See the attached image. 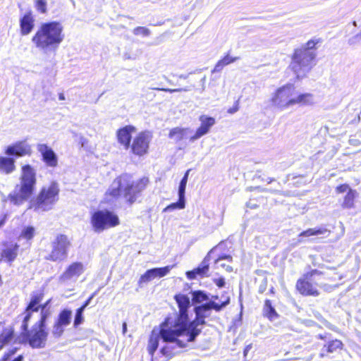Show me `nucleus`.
Instances as JSON below:
<instances>
[{
  "mask_svg": "<svg viewBox=\"0 0 361 361\" xmlns=\"http://www.w3.org/2000/svg\"><path fill=\"white\" fill-rule=\"evenodd\" d=\"M360 121V115L357 116V122L359 123Z\"/></svg>",
  "mask_w": 361,
  "mask_h": 361,
  "instance_id": "nucleus-58",
  "label": "nucleus"
},
{
  "mask_svg": "<svg viewBox=\"0 0 361 361\" xmlns=\"http://www.w3.org/2000/svg\"><path fill=\"white\" fill-rule=\"evenodd\" d=\"M90 224L95 232L100 233L118 226L120 220L118 215L110 210L98 209L92 214Z\"/></svg>",
  "mask_w": 361,
  "mask_h": 361,
  "instance_id": "nucleus-12",
  "label": "nucleus"
},
{
  "mask_svg": "<svg viewBox=\"0 0 361 361\" xmlns=\"http://www.w3.org/2000/svg\"><path fill=\"white\" fill-rule=\"evenodd\" d=\"M173 267V265L172 266H166L164 267H159V268H152V271L154 273V277H159L161 278L167 275L171 269Z\"/></svg>",
  "mask_w": 361,
  "mask_h": 361,
  "instance_id": "nucleus-37",
  "label": "nucleus"
},
{
  "mask_svg": "<svg viewBox=\"0 0 361 361\" xmlns=\"http://www.w3.org/2000/svg\"><path fill=\"white\" fill-rule=\"evenodd\" d=\"M60 188L56 182L42 186L37 195L30 202L28 208L37 212H45L54 208L59 200Z\"/></svg>",
  "mask_w": 361,
  "mask_h": 361,
  "instance_id": "nucleus-9",
  "label": "nucleus"
},
{
  "mask_svg": "<svg viewBox=\"0 0 361 361\" xmlns=\"http://www.w3.org/2000/svg\"><path fill=\"white\" fill-rule=\"evenodd\" d=\"M49 302H50V300H47L46 302H44L42 305L33 304L32 306L30 307L31 302L29 301V302L27 303L25 308H26V310H31V311L35 312L40 310V317L39 318H42V315H43V314H47V319H48L49 317L50 316V312L49 310H46L45 309L47 307V305H49Z\"/></svg>",
  "mask_w": 361,
  "mask_h": 361,
  "instance_id": "nucleus-28",
  "label": "nucleus"
},
{
  "mask_svg": "<svg viewBox=\"0 0 361 361\" xmlns=\"http://www.w3.org/2000/svg\"><path fill=\"white\" fill-rule=\"evenodd\" d=\"M83 312H84V310L79 307L75 310V314L74 321H73V326L75 328H78L83 322V321H84Z\"/></svg>",
  "mask_w": 361,
  "mask_h": 361,
  "instance_id": "nucleus-41",
  "label": "nucleus"
},
{
  "mask_svg": "<svg viewBox=\"0 0 361 361\" xmlns=\"http://www.w3.org/2000/svg\"><path fill=\"white\" fill-rule=\"evenodd\" d=\"M85 271L84 264L81 262H73L68 264L59 276V281L65 283L73 278H78Z\"/></svg>",
  "mask_w": 361,
  "mask_h": 361,
  "instance_id": "nucleus-17",
  "label": "nucleus"
},
{
  "mask_svg": "<svg viewBox=\"0 0 361 361\" xmlns=\"http://www.w3.org/2000/svg\"><path fill=\"white\" fill-rule=\"evenodd\" d=\"M269 292H270L271 293L274 294V288H271L269 290Z\"/></svg>",
  "mask_w": 361,
  "mask_h": 361,
  "instance_id": "nucleus-59",
  "label": "nucleus"
},
{
  "mask_svg": "<svg viewBox=\"0 0 361 361\" xmlns=\"http://www.w3.org/2000/svg\"><path fill=\"white\" fill-rule=\"evenodd\" d=\"M239 110V99L235 101L233 106L230 107L227 110V113L230 114H235Z\"/></svg>",
  "mask_w": 361,
  "mask_h": 361,
  "instance_id": "nucleus-47",
  "label": "nucleus"
},
{
  "mask_svg": "<svg viewBox=\"0 0 361 361\" xmlns=\"http://www.w3.org/2000/svg\"><path fill=\"white\" fill-rule=\"evenodd\" d=\"M66 326L56 322H54L53 325V330H52V334L54 338H60L63 332H64V327Z\"/></svg>",
  "mask_w": 361,
  "mask_h": 361,
  "instance_id": "nucleus-42",
  "label": "nucleus"
},
{
  "mask_svg": "<svg viewBox=\"0 0 361 361\" xmlns=\"http://www.w3.org/2000/svg\"><path fill=\"white\" fill-rule=\"evenodd\" d=\"M185 198L180 196H178V200L176 202L171 203L166 206L163 212H167L169 210H174V209H182L185 208Z\"/></svg>",
  "mask_w": 361,
  "mask_h": 361,
  "instance_id": "nucleus-36",
  "label": "nucleus"
},
{
  "mask_svg": "<svg viewBox=\"0 0 361 361\" xmlns=\"http://www.w3.org/2000/svg\"><path fill=\"white\" fill-rule=\"evenodd\" d=\"M149 183V179L147 176H143L135 182L131 174L121 173L113 180L104 193L102 203L111 204L123 197L127 204L132 205L137 202L142 192L145 190Z\"/></svg>",
  "mask_w": 361,
  "mask_h": 361,
  "instance_id": "nucleus-2",
  "label": "nucleus"
},
{
  "mask_svg": "<svg viewBox=\"0 0 361 361\" xmlns=\"http://www.w3.org/2000/svg\"><path fill=\"white\" fill-rule=\"evenodd\" d=\"M137 128L132 125H126L119 128L116 133L118 142L125 149H130L133 154L142 157L147 154L152 135L147 131L138 133L131 143L133 134Z\"/></svg>",
  "mask_w": 361,
  "mask_h": 361,
  "instance_id": "nucleus-4",
  "label": "nucleus"
},
{
  "mask_svg": "<svg viewBox=\"0 0 361 361\" xmlns=\"http://www.w3.org/2000/svg\"><path fill=\"white\" fill-rule=\"evenodd\" d=\"M250 348H251L250 345L245 346V348H244V350H243V353H244L245 356H246L247 353H248V351L250 350Z\"/></svg>",
  "mask_w": 361,
  "mask_h": 361,
  "instance_id": "nucleus-55",
  "label": "nucleus"
},
{
  "mask_svg": "<svg viewBox=\"0 0 361 361\" xmlns=\"http://www.w3.org/2000/svg\"><path fill=\"white\" fill-rule=\"evenodd\" d=\"M152 361H153V360H152Z\"/></svg>",
  "mask_w": 361,
  "mask_h": 361,
  "instance_id": "nucleus-61",
  "label": "nucleus"
},
{
  "mask_svg": "<svg viewBox=\"0 0 361 361\" xmlns=\"http://www.w3.org/2000/svg\"><path fill=\"white\" fill-rule=\"evenodd\" d=\"M15 159H0V173H10L13 172L15 169Z\"/></svg>",
  "mask_w": 361,
  "mask_h": 361,
  "instance_id": "nucleus-30",
  "label": "nucleus"
},
{
  "mask_svg": "<svg viewBox=\"0 0 361 361\" xmlns=\"http://www.w3.org/2000/svg\"><path fill=\"white\" fill-rule=\"evenodd\" d=\"M177 348H180L176 343H166L161 348L160 353L167 359H171L178 353Z\"/></svg>",
  "mask_w": 361,
  "mask_h": 361,
  "instance_id": "nucleus-27",
  "label": "nucleus"
},
{
  "mask_svg": "<svg viewBox=\"0 0 361 361\" xmlns=\"http://www.w3.org/2000/svg\"><path fill=\"white\" fill-rule=\"evenodd\" d=\"M96 295V292L93 293L83 303L82 305L79 307L83 310L89 305L90 303V301L92 300V298Z\"/></svg>",
  "mask_w": 361,
  "mask_h": 361,
  "instance_id": "nucleus-49",
  "label": "nucleus"
},
{
  "mask_svg": "<svg viewBox=\"0 0 361 361\" xmlns=\"http://www.w3.org/2000/svg\"><path fill=\"white\" fill-rule=\"evenodd\" d=\"M222 259H226L229 262H233V257L231 255L223 254V255H220L217 256V257L214 259V263L216 264H218L219 263V262Z\"/></svg>",
  "mask_w": 361,
  "mask_h": 361,
  "instance_id": "nucleus-46",
  "label": "nucleus"
},
{
  "mask_svg": "<svg viewBox=\"0 0 361 361\" xmlns=\"http://www.w3.org/2000/svg\"><path fill=\"white\" fill-rule=\"evenodd\" d=\"M71 316L72 312L71 310L63 309L59 313L56 322L66 326L71 323Z\"/></svg>",
  "mask_w": 361,
  "mask_h": 361,
  "instance_id": "nucleus-29",
  "label": "nucleus"
},
{
  "mask_svg": "<svg viewBox=\"0 0 361 361\" xmlns=\"http://www.w3.org/2000/svg\"><path fill=\"white\" fill-rule=\"evenodd\" d=\"M19 183L15 190L8 194L7 198L15 205H20L34 194L37 185V175L35 169L29 164L23 165Z\"/></svg>",
  "mask_w": 361,
  "mask_h": 361,
  "instance_id": "nucleus-6",
  "label": "nucleus"
},
{
  "mask_svg": "<svg viewBox=\"0 0 361 361\" xmlns=\"http://www.w3.org/2000/svg\"><path fill=\"white\" fill-rule=\"evenodd\" d=\"M47 314H43L42 318L33 325L30 331H25V341L32 348H42L46 345L48 331L47 328Z\"/></svg>",
  "mask_w": 361,
  "mask_h": 361,
  "instance_id": "nucleus-11",
  "label": "nucleus"
},
{
  "mask_svg": "<svg viewBox=\"0 0 361 361\" xmlns=\"http://www.w3.org/2000/svg\"><path fill=\"white\" fill-rule=\"evenodd\" d=\"M6 219H7V214H4L3 215V216L1 217V219H0V228L5 224Z\"/></svg>",
  "mask_w": 361,
  "mask_h": 361,
  "instance_id": "nucleus-53",
  "label": "nucleus"
},
{
  "mask_svg": "<svg viewBox=\"0 0 361 361\" xmlns=\"http://www.w3.org/2000/svg\"><path fill=\"white\" fill-rule=\"evenodd\" d=\"M44 297V290H39L36 291H33L31 294L30 301L31 302L30 307L32 306L33 304L42 305L41 302L43 300Z\"/></svg>",
  "mask_w": 361,
  "mask_h": 361,
  "instance_id": "nucleus-35",
  "label": "nucleus"
},
{
  "mask_svg": "<svg viewBox=\"0 0 361 361\" xmlns=\"http://www.w3.org/2000/svg\"><path fill=\"white\" fill-rule=\"evenodd\" d=\"M155 279L152 269L147 270L139 279L138 284L141 286L142 283H147Z\"/></svg>",
  "mask_w": 361,
  "mask_h": 361,
  "instance_id": "nucleus-40",
  "label": "nucleus"
},
{
  "mask_svg": "<svg viewBox=\"0 0 361 361\" xmlns=\"http://www.w3.org/2000/svg\"><path fill=\"white\" fill-rule=\"evenodd\" d=\"M71 245V241L67 235L63 233L56 235L51 243V250L45 257V259L52 262L66 260Z\"/></svg>",
  "mask_w": 361,
  "mask_h": 361,
  "instance_id": "nucleus-13",
  "label": "nucleus"
},
{
  "mask_svg": "<svg viewBox=\"0 0 361 361\" xmlns=\"http://www.w3.org/2000/svg\"><path fill=\"white\" fill-rule=\"evenodd\" d=\"M343 348V342L339 339H334L329 341L324 345L322 352L319 354L320 357L326 356L329 353H336L337 350H341Z\"/></svg>",
  "mask_w": 361,
  "mask_h": 361,
  "instance_id": "nucleus-22",
  "label": "nucleus"
},
{
  "mask_svg": "<svg viewBox=\"0 0 361 361\" xmlns=\"http://www.w3.org/2000/svg\"><path fill=\"white\" fill-rule=\"evenodd\" d=\"M262 314L269 321H274L279 317V314L275 310L271 301L269 299L264 300Z\"/></svg>",
  "mask_w": 361,
  "mask_h": 361,
  "instance_id": "nucleus-23",
  "label": "nucleus"
},
{
  "mask_svg": "<svg viewBox=\"0 0 361 361\" xmlns=\"http://www.w3.org/2000/svg\"><path fill=\"white\" fill-rule=\"evenodd\" d=\"M0 251V262L11 265L18 258L20 245L17 243L3 241Z\"/></svg>",
  "mask_w": 361,
  "mask_h": 361,
  "instance_id": "nucleus-16",
  "label": "nucleus"
},
{
  "mask_svg": "<svg viewBox=\"0 0 361 361\" xmlns=\"http://www.w3.org/2000/svg\"><path fill=\"white\" fill-rule=\"evenodd\" d=\"M63 30L59 21L44 23L32 36V42L41 50L56 49L64 39Z\"/></svg>",
  "mask_w": 361,
  "mask_h": 361,
  "instance_id": "nucleus-5",
  "label": "nucleus"
},
{
  "mask_svg": "<svg viewBox=\"0 0 361 361\" xmlns=\"http://www.w3.org/2000/svg\"><path fill=\"white\" fill-rule=\"evenodd\" d=\"M328 230L325 228H310L300 233L298 237L300 238L299 241H304L305 238H307L314 235H322L326 233Z\"/></svg>",
  "mask_w": 361,
  "mask_h": 361,
  "instance_id": "nucleus-26",
  "label": "nucleus"
},
{
  "mask_svg": "<svg viewBox=\"0 0 361 361\" xmlns=\"http://www.w3.org/2000/svg\"><path fill=\"white\" fill-rule=\"evenodd\" d=\"M35 26V19L31 11H27L20 19V34L27 35Z\"/></svg>",
  "mask_w": 361,
  "mask_h": 361,
  "instance_id": "nucleus-20",
  "label": "nucleus"
},
{
  "mask_svg": "<svg viewBox=\"0 0 361 361\" xmlns=\"http://www.w3.org/2000/svg\"><path fill=\"white\" fill-rule=\"evenodd\" d=\"M212 298H213L214 299H218V296H217V295L213 296Z\"/></svg>",
  "mask_w": 361,
  "mask_h": 361,
  "instance_id": "nucleus-60",
  "label": "nucleus"
},
{
  "mask_svg": "<svg viewBox=\"0 0 361 361\" xmlns=\"http://www.w3.org/2000/svg\"><path fill=\"white\" fill-rule=\"evenodd\" d=\"M59 98L60 100H64L65 99V97H64L63 93L59 94Z\"/></svg>",
  "mask_w": 361,
  "mask_h": 361,
  "instance_id": "nucleus-57",
  "label": "nucleus"
},
{
  "mask_svg": "<svg viewBox=\"0 0 361 361\" xmlns=\"http://www.w3.org/2000/svg\"><path fill=\"white\" fill-rule=\"evenodd\" d=\"M122 332L123 335H125L127 332V324L125 322L122 324Z\"/></svg>",
  "mask_w": 361,
  "mask_h": 361,
  "instance_id": "nucleus-54",
  "label": "nucleus"
},
{
  "mask_svg": "<svg viewBox=\"0 0 361 361\" xmlns=\"http://www.w3.org/2000/svg\"><path fill=\"white\" fill-rule=\"evenodd\" d=\"M176 319L172 320L171 317H166L164 320L159 324V330L154 329L151 331L147 345V351L151 356H154L156 350L159 347L160 338L165 343H176L179 348H185L189 342H187L185 336H177L173 341H170L165 338L164 335V331H173L176 329L175 326Z\"/></svg>",
  "mask_w": 361,
  "mask_h": 361,
  "instance_id": "nucleus-8",
  "label": "nucleus"
},
{
  "mask_svg": "<svg viewBox=\"0 0 361 361\" xmlns=\"http://www.w3.org/2000/svg\"><path fill=\"white\" fill-rule=\"evenodd\" d=\"M35 228L32 226L25 227L20 233V238L26 240H31L35 235Z\"/></svg>",
  "mask_w": 361,
  "mask_h": 361,
  "instance_id": "nucleus-33",
  "label": "nucleus"
},
{
  "mask_svg": "<svg viewBox=\"0 0 361 361\" xmlns=\"http://www.w3.org/2000/svg\"><path fill=\"white\" fill-rule=\"evenodd\" d=\"M134 34L136 35H141L143 36H148L150 34V31L147 27L138 26L134 29Z\"/></svg>",
  "mask_w": 361,
  "mask_h": 361,
  "instance_id": "nucleus-45",
  "label": "nucleus"
},
{
  "mask_svg": "<svg viewBox=\"0 0 361 361\" xmlns=\"http://www.w3.org/2000/svg\"><path fill=\"white\" fill-rule=\"evenodd\" d=\"M225 241H221L217 245L212 247L202 259L201 264L192 270L186 272V276L189 280L195 279L197 276L201 278L207 276L209 269V261L212 258V255L218 247L224 244Z\"/></svg>",
  "mask_w": 361,
  "mask_h": 361,
  "instance_id": "nucleus-15",
  "label": "nucleus"
},
{
  "mask_svg": "<svg viewBox=\"0 0 361 361\" xmlns=\"http://www.w3.org/2000/svg\"><path fill=\"white\" fill-rule=\"evenodd\" d=\"M318 338H319V339H321V340H325V339L326 338V336H324V335L319 334V335L318 336Z\"/></svg>",
  "mask_w": 361,
  "mask_h": 361,
  "instance_id": "nucleus-56",
  "label": "nucleus"
},
{
  "mask_svg": "<svg viewBox=\"0 0 361 361\" xmlns=\"http://www.w3.org/2000/svg\"><path fill=\"white\" fill-rule=\"evenodd\" d=\"M18 350L17 347L7 350L0 357V361H24V355L23 354L16 356Z\"/></svg>",
  "mask_w": 361,
  "mask_h": 361,
  "instance_id": "nucleus-25",
  "label": "nucleus"
},
{
  "mask_svg": "<svg viewBox=\"0 0 361 361\" xmlns=\"http://www.w3.org/2000/svg\"><path fill=\"white\" fill-rule=\"evenodd\" d=\"M36 9L41 13H46L47 11V1L46 0H36L35 1Z\"/></svg>",
  "mask_w": 361,
  "mask_h": 361,
  "instance_id": "nucleus-44",
  "label": "nucleus"
},
{
  "mask_svg": "<svg viewBox=\"0 0 361 361\" xmlns=\"http://www.w3.org/2000/svg\"><path fill=\"white\" fill-rule=\"evenodd\" d=\"M219 266L221 267L222 268L225 269L226 271L228 272L233 271V267L230 265H226L225 264H220Z\"/></svg>",
  "mask_w": 361,
  "mask_h": 361,
  "instance_id": "nucleus-52",
  "label": "nucleus"
},
{
  "mask_svg": "<svg viewBox=\"0 0 361 361\" xmlns=\"http://www.w3.org/2000/svg\"><path fill=\"white\" fill-rule=\"evenodd\" d=\"M48 166H55L57 164V159H44Z\"/></svg>",
  "mask_w": 361,
  "mask_h": 361,
  "instance_id": "nucleus-51",
  "label": "nucleus"
},
{
  "mask_svg": "<svg viewBox=\"0 0 361 361\" xmlns=\"http://www.w3.org/2000/svg\"><path fill=\"white\" fill-rule=\"evenodd\" d=\"M174 299L178 307V312L176 315V329L173 331H164L165 338L173 341L177 336H185L187 342H194L197 337L201 334L202 329L200 325H204L205 319L210 316L212 310L220 312L230 303V298L226 297L221 303L215 302L213 300L204 304L195 307L194 311L196 317L192 321H189L188 308L190 307V299L184 294H176Z\"/></svg>",
  "mask_w": 361,
  "mask_h": 361,
  "instance_id": "nucleus-1",
  "label": "nucleus"
},
{
  "mask_svg": "<svg viewBox=\"0 0 361 361\" xmlns=\"http://www.w3.org/2000/svg\"><path fill=\"white\" fill-rule=\"evenodd\" d=\"M290 175L287 176L286 180H283V184H287V188L288 190H291L293 187H298L300 185L301 183H300L298 177H293L291 181H290Z\"/></svg>",
  "mask_w": 361,
  "mask_h": 361,
  "instance_id": "nucleus-43",
  "label": "nucleus"
},
{
  "mask_svg": "<svg viewBox=\"0 0 361 361\" xmlns=\"http://www.w3.org/2000/svg\"><path fill=\"white\" fill-rule=\"evenodd\" d=\"M322 39H311L304 47L296 48L290 56L289 68L295 75L297 80L305 78L316 64L317 45L322 42Z\"/></svg>",
  "mask_w": 361,
  "mask_h": 361,
  "instance_id": "nucleus-3",
  "label": "nucleus"
},
{
  "mask_svg": "<svg viewBox=\"0 0 361 361\" xmlns=\"http://www.w3.org/2000/svg\"><path fill=\"white\" fill-rule=\"evenodd\" d=\"M214 283L219 287L222 288L225 286V281L224 278H218L214 279Z\"/></svg>",
  "mask_w": 361,
  "mask_h": 361,
  "instance_id": "nucleus-50",
  "label": "nucleus"
},
{
  "mask_svg": "<svg viewBox=\"0 0 361 361\" xmlns=\"http://www.w3.org/2000/svg\"><path fill=\"white\" fill-rule=\"evenodd\" d=\"M37 149L43 158H56L54 151L45 144L39 145Z\"/></svg>",
  "mask_w": 361,
  "mask_h": 361,
  "instance_id": "nucleus-34",
  "label": "nucleus"
},
{
  "mask_svg": "<svg viewBox=\"0 0 361 361\" xmlns=\"http://www.w3.org/2000/svg\"><path fill=\"white\" fill-rule=\"evenodd\" d=\"M324 274L317 269H312L305 272L296 281L295 288L303 296L317 297L319 288L324 286Z\"/></svg>",
  "mask_w": 361,
  "mask_h": 361,
  "instance_id": "nucleus-10",
  "label": "nucleus"
},
{
  "mask_svg": "<svg viewBox=\"0 0 361 361\" xmlns=\"http://www.w3.org/2000/svg\"><path fill=\"white\" fill-rule=\"evenodd\" d=\"M238 57H232L229 54H226L222 59L217 61L214 66V71H219L224 66L236 61Z\"/></svg>",
  "mask_w": 361,
  "mask_h": 361,
  "instance_id": "nucleus-31",
  "label": "nucleus"
},
{
  "mask_svg": "<svg viewBox=\"0 0 361 361\" xmlns=\"http://www.w3.org/2000/svg\"><path fill=\"white\" fill-rule=\"evenodd\" d=\"M190 171V170L189 169L185 173L183 177L182 178V179L180 182L179 187H178V196L183 197L184 198H185V188H186Z\"/></svg>",
  "mask_w": 361,
  "mask_h": 361,
  "instance_id": "nucleus-38",
  "label": "nucleus"
},
{
  "mask_svg": "<svg viewBox=\"0 0 361 361\" xmlns=\"http://www.w3.org/2000/svg\"><path fill=\"white\" fill-rule=\"evenodd\" d=\"M272 182H276V183L278 185V188L274 190V192H280L283 189L282 184L280 182L277 181L274 178H267V183L268 184H270Z\"/></svg>",
  "mask_w": 361,
  "mask_h": 361,
  "instance_id": "nucleus-48",
  "label": "nucleus"
},
{
  "mask_svg": "<svg viewBox=\"0 0 361 361\" xmlns=\"http://www.w3.org/2000/svg\"><path fill=\"white\" fill-rule=\"evenodd\" d=\"M33 312H34L31 310H26V308L25 309V317H23L21 324V330L23 331H27L29 327V322L32 317Z\"/></svg>",
  "mask_w": 361,
  "mask_h": 361,
  "instance_id": "nucleus-39",
  "label": "nucleus"
},
{
  "mask_svg": "<svg viewBox=\"0 0 361 361\" xmlns=\"http://www.w3.org/2000/svg\"><path fill=\"white\" fill-rule=\"evenodd\" d=\"M209 300V296L202 290H195L192 293V301L194 304H200Z\"/></svg>",
  "mask_w": 361,
  "mask_h": 361,
  "instance_id": "nucleus-32",
  "label": "nucleus"
},
{
  "mask_svg": "<svg viewBox=\"0 0 361 361\" xmlns=\"http://www.w3.org/2000/svg\"><path fill=\"white\" fill-rule=\"evenodd\" d=\"M5 153L8 156H30L31 147L25 140L17 141L8 146L5 149Z\"/></svg>",
  "mask_w": 361,
  "mask_h": 361,
  "instance_id": "nucleus-18",
  "label": "nucleus"
},
{
  "mask_svg": "<svg viewBox=\"0 0 361 361\" xmlns=\"http://www.w3.org/2000/svg\"><path fill=\"white\" fill-rule=\"evenodd\" d=\"M337 194L346 192L343 197L341 207L343 209H351L355 207L356 199L358 197V192L353 189L348 183H341L335 188Z\"/></svg>",
  "mask_w": 361,
  "mask_h": 361,
  "instance_id": "nucleus-14",
  "label": "nucleus"
},
{
  "mask_svg": "<svg viewBox=\"0 0 361 361\" xmlns=\"http://www.w3.org/2000/svg\"><path fill=\"white\" fill-rule=\"evenodd\" d=\"M295 87L292 83H286L279 87L270 98L271 105L280 110L294 105H307L311 103L312 94L300 93L295 97Z\"/></svg>",
  "mask_w": 361,
  "mask_h": 361,
  "instance_id": "nucleus-7",
  "label": "nucleus"
},
{
  "mask_svg": "<svg viewBox=\"0 0 361 361\" xmlns=\"http://www.w3.org/2000/svg\"><path fill=\"white\" fill-rule=\"evenodd\" d=\"M199 120L201 122L200 126L197 128L195 134L191 136V141L197 140L209 133L210 128L215 124L216 122L214 118L204 115L200 116Z\"/></svg>",
  "mask_w": 361,
  "mask_h": 361,
  "instance_id": "nucleus-19",
  "label": "nucleus"
},
{
  "mask_svg": "<svg viewBox=\"0 0 361 361\" xmlns=\"http://www.w3.org/2000/svg\"><path fill=\"white\" fill-rule=\"evenodd\" d=\"M16 334L13 326L4 328L0 333V350L5 345L15 342Z\"/></svg>",
  "mask_w": 361,
  "mask_h": 361,
  "instance_id": "nucleus-21",
  "label": "nucleus"
},
{
  "mask_svg": "<svg viewBox=\"0 0 361 361\" xmlns=\"http://www.w3.org/2000/svg\"><path fill=\"white\" fill-rule=\"evenodd\" d=\"M188 131V128L176 127L169 130V137L176 142H180L187 137Z\"/></svg>",
  "mask_w": 361,
  "mask_h": 361,
  "instance_id": "nucleus-24",
  "label": "nucleus"
}]
</instances>
